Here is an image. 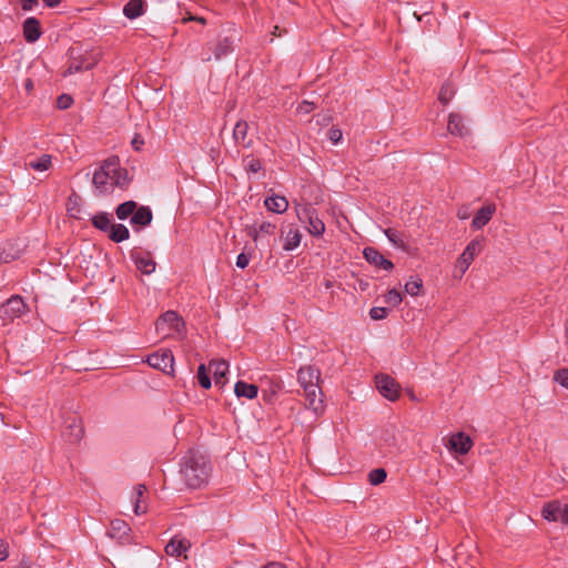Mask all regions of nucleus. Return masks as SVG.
I'll use <instances>...</instances> for the list:
<instances>
[{"label": "nucleus", "mask_w": 568, "mask_h": 568, "mask_svg": "<svg viewBox=\"0 0 568 568\" xmlns=\"http://www.w3.org/2000/svg\"><path fill=\"white\" fill-rule=\"evenodd\" d=\"M211 463L199 452H190L181 463V476L185 486L190 489L204 487L211 477Z\"/></svg>", "instance_id": "f257e3e1"}, {"label": "nucleus", "mask_w": 568, "mask_h": 568, "mask_svg": "<svg viewBox=\"0 0 568 568\" xmlns=\"http://www.w3.org/2000/svg\"><path fill=\"white\" fill-rule=\"evenodd\" d=\"M92 183L99 194L112 193L114 187H123L128 183V172L120 166L118 158L104 160L93 173Z\"/></svg>", "instance_id": "f03ea898"}, {"label": "nucleus", "mask_w": 568, "mask_h": 568, "mask_svg": "<svg viewBox=\"0 0 568 568\" xmlns=\"http://www.w3.org/2000/svg\"><path fill=\"white\" fill-rule=\"evenodd\" d=\"M320 378V371L312 365L302 366L297 372V381L304 389L307 406L315 414H320L323 410Z\"/></svg>", "instance_id": "7ed1b4c3"}, {"label": "nucleus", "mask_w": 568, "mask_h": 568, "mask_svg": "<svg viewBox=\"0 0 568 568\" xmlns=\"http://www.w3.org/2000/svg\"><path fill=\"white\" fill-rule=\"evenodd\" d=\"M298 220L307 224V231L314 236H321L325 232V224L320 219L317 211L310 206L303 205L296 210Z\"/></svg>", "instance_id": "20e7f679"}, {"label": "nucleus", "mask_w": 568, "mask_h": 568, "mask_svg": "<svg viewBox=\"0 0 568 568\" xmlns=\"http://www.w3.org/2000/svg\"><path fill=\"white\" fill-rule=\"evenodd\" d=\"M483 247L484 240L480 237H476L467 244L456 263V268L460 272V276L466 273L475 257L483 251Z\"/></svg>", "instance_id": "39448f33"}, {"label": "nucleus", "mask_w": 568, "mask_h": 568, "mask_svg": "<svg viewBox=\"0 0 568 568\" xmlns=\"http://www.w3.org/2000/svg\"><path fill=\"white\" fill-rule=\"evenodd\" d=\"M27 305L21 296L12 295L0 305V320H17L26 315Z\"/></svg>", "instance_id": "423d86ee"}, {"label": "nucleus", "mask_w": 568, "mask_h": 568, "mask_svg": "<svg viewBox=\"0 0 568 568\" xmlns=\"http://www.w3.org/2000/svg\"><path fill=\"white\" fill-rule=\"evenodd\" d=\"M375 383L381 395L388 400L394 402L399 397L400 386L393 377L381 374L375 377Z\"/></svg>", "instance_id": "0eeeda50"}, {"label": "nucleus", "mask_w": 568, "mask_h": 568, "mask_svg": "<svg viewBox=\"0 0 568 568\" xmlns=\"http://www.w3.org/2000/svg\"><path fill=\"white\" fill-rule=\"evenodd\" d=\"M542 517L548 521H560L568 525V505L560 501H550L542 507Z\"/></svg>", "instance_id": "6e6552de"}, {"label": "nucleus", "mask_w": 568, "mask_h": 568, "mask_svg": "<svg viewBox=\"0 0 568 568\" xmlns=\"http://www.w3.org/2000/svg\"><path fill=\"white\" fill-rule=\"evenodd\" d=\"M146 363L152 368L170 374L173 372L174 357L170 351H163L161 353H153L149 355Z\"/></svg>", "instance_id": "1a4fd4ad"}, {"label": "nucleus", "mask_w": 568, "mask_h": 568, "mask_svg": "<svg viewBox=\"0 0 568 568\" xmlns=\"http://www.w3.org/2000/svg\"><path fill=\"white\" fill-rule=\"evenodd\" d=\"M63 437L71 444L79 443L84 435V428L80 417L73 415L67 418Z\"/></svg>", "instance_id": "9d476101"}, {"label": "nucleus", "mask_w": 568, "mask_h": 568, "mask_svg": "<svg viewBox=\"0 0 568 568\" xmlns=\"http://www.w3.org/2000/svg\"><path fill=\"white\" fill-rule=\"evenodd\" d=\"M363 256L366 262L378 270L392 271L394 268L393 262L387 260L374 247H365L363 251Z\"/></svg>", "instance_id": "9b49d317"}, {"label": "nucleus", "mask_w": 568, "mask_h": 568, "mask_svg": "<svg viewBox=\"0 0 568 568\" xmlns=\"http://www.w3.org/2000/svg\"><path fill=\"white\" fill-rule=\"evenodd\" d=\"M473 447V440L471 438L459 432L455 435H453L449 439L448 448L457 454L465 455L467 454Z\"/></svg>", "instance_id": "f8f14e48"}, {"label": "nucleus", "mask_w": 568, "mask_h": 568, "mask_svg": "<svg viewBox=\"0 0 568 568\" xmlns=\"http://www.w3.org/2000/svg\"><path fill=\"white\" fill-rule=\"evenodd\" d=\"M207 368L213 374L215 384L223 387L226 383L229 363L224 359H212L209 363Z\"/></svg>", "instance_id": "ddd939ff"}, {"label": "nucleus", "mask_w": 568, "mask_h": 568, "mask_svg": "<svg viewBox=\"0 0 568 568\" xmlns=\"http://www.w3.org/2000/svg\"><path fill=\"white\" fill-rule=\"evenodd\" d=\"M40 22L37 18L30 17L23 22V36L27 42L33 43L41 37Z\"/></svg>", "instance_id": "4468645a"}, {"label": "nucleus", "mask_w": 568, "mask_h": 568, "mask_svg": "<svg viewBox=\"0 0 568 568\" xmlns=\"http://www.w3.org/2000/svg\"><path fill=\"white\" fill-rule=\"evenodd\" d=\"M495 211H496V206L494 204L484 205L475 214L473 222H471V226L475 230L483 229L491 220Z\"/></svg>", "instance_id": "2eb2a0df"}, {"label": "nucleus", "mask_w": 568, "mask_h": 568, "mask_svg": "<svg viewBox=\"0 0 568 568\" xmlns=\"http://www.w3.org/2000/svg\"><path fill=\"white\" fill-rule=\"evenodd\" d=\"M476 548L473 549V554H468L465 545H459L455 549V561L460 567L462 564L469 565L470 568H475L478 564V557L476 555Z\"/></svg>", "instance_id": "dca6fc26"}, {"label": "nucleus", "mask_w": 568, "mask_h": 568, "mask_svg": "<svg viewBox=\"0 0 568 568\" xmlns=\"http://www.w3.org/2000/svg\"><path fill=\"white\" fill-rule=\"evenodd\" d=\"M152 211L149 206H140L131 216L130 223L136 227H145L152 222Z\"/></svg>", "instance_id": "f3484780"}, {"label": "nucleus", "mask_w": 568, "mask_h": 568, "mask_svg": "<svg viewBox=\"0 0 568 568\" xmlns=\"http://www.w3.org/2000/svg\"><path fill=\"white\" fill-rule=\"evenodd\" d=\"M447 130L455 135L465 136L468 134V129L465 125L463 118L457 113L449 114Z\"/></svg>", "instance_id": "a211bd4d"}, {"label": "nucleus", "mask_w": 568, "mask_h": 568, "mask_svg": "<svg viewBox=\"0 0 568 568\" xmlns=\"http://www.w3.org/2000/svg\"><path fill=\"white\" fill-rule=\"evenodd\" d=\"M265 207L276 214L284 213L288 207V201L284 196L273 195L264 200Z\"/></svg>", "instance_id": "6ab92c4d"}, {"label": "nucleus", "mask_w": 568, "mask_h": 568, "mask_svg": "<svg viewBox=\"0 0 568 568\" xmlns=\"http://www.w3.org/2000/svg\"><path fill=\"white\" fill-rule=\"evenodd\" d=\"M133 260L135 263V266L139 271H141L143 274H151L155 271V262L152 260L150 254H134Z\"/></svg>", "instance_id": "aec40b11"}, {"label": "nucleus", "mask_w": 568, "mask_h": 568, "mask_svg": "<svg viewBox=\"0 0 568 568\" xmlns=\"http://www.w3.org/2000/svg\"><path fill=\"white\" fill-rule=\"evenodd\" d=\"M190 548V542L186 539L173 538L165 546V552L172 557H181Z\"/></svg>", "instance_id": "412c9836"}, {"label": "nucleus", "mask_w": 568, "mask_h": 568, "mask_svg": "<svg viewBox=\"0 0 568 568\" xmlns=\"http://www.w3.org/2000/svg\"><path fill=\"white\" fill-rule=\"evenodd\" d=\"M258 388L254 384H247L245 382L239 381L234 386V393L237 397H245L248 399H253L257 396Z\"/></svg>", "instance_id": "4be33fe9"}, {"label": "nucleus", "mask_w": 568, "mask_h": 568, "mask_svg": "<svg viewBox=\"0 0 568 568\" xmlns=\"http://www.w3.org/2000/svg\"><path fill=\"white\" fill-rule=\"evenodd\" d=\"M144 0H130L123 8V13L129 19H136L144 13Z\"/></svg>", "instance_id": "5701e85b"}, {"label": "nucleus", "mask_w": 568, "mask_h": 568, "mask_svg": "<svg viewBox=\"0 0 568 568\" xmlns=\"http://www.w3.org/2000/svg\"><path fill=\"white\" fill-rule=\"evenodd\" d=\"M234 49V39L233 37H225L221 40H219V42L216 43L215 45V49H214V57L216 60H220L221 58L230 54Z\"/></svg>", "instance_id": "b1692460"}, {"label": "nucleus", "mask_w": 568, "mask_h": 568, "mask_svg": "<svg viewBox=\"0 0 568 568\" xmlns=\"http://www.w3.org/2000/svg\"><path fill=\"white\" fill-rule=\"evenodd\" d=\"M248 124L245 121H239L233 129V138L237 144L245 148L250 146V141L246 140Z\"/></svg>", "instance_id": "393cba45"}, {"label": "nucleus", "mask_w": 568, "mask_h": 568, "mask_svg": "<svg viewBox=\"0 0 568 568\" xmlns=\"http://www.w3.org/2000/svg\"><path fill=\"white\" fill-rule=\"evenodd\" d=\"M302 235L297 229H290L284 237L283 248L285 251L295 250L301 243Z\"/></svg>", "instance_id": "a878e982"}, {"label": "nucleus", "mask_w": 568, "mask_h": 568, "mask_svg": "<svg viewBox=\"0 0 568 568\" xmlns=\"http://www.w3.org/2000/svg\"><path fill=\"white\" fill-rule=\"evenodd\" d=\"M275 224L271 222H263L258 225V227H252L248 231V235L253 237L254 241H257L263 235H271L275 231Z\"/></svg>", "instance_id": "bb28decb"}, {"label": "nucleus", "mask_w": 568, "mask_h": 568, "mask_svg": "<svg viewBox=\"0 0 568 568\" xmlns=\"http://www.w3.org/2000/svg\"><path fill=\"white\" fill-rule=\"evenodd\" d=\"M130 236V232L128 230V227L123 224H112L111 229H110V234H109V237L115 242V243H120V242H123L125 240H128Z\"/></svg>", "instance_id": "cd10ccee"}, {"label": "nucleus", "mask_w": 568, "mask_h": 568, "mask_svg": "<svg viewBox=\"0 0 568 568\" xmlns=\"http://www.w3.org/2000/svg\"><path fill=\"white\" fill-rule=\"evenodd\" d=\"M91 222L94 225V227H97L103 232L110 231V229L112 226L111 215L105 212H101V213L93 215L91 219Z\"/></svg>", "instance_id": "c85d7f7f"}, {"label": "nucleus", "mask_w": 568, "mask_h": 568, "mask_svg": "<svg viewBox=\"0 0 568 568\" xmlns=\"http://www.w3.org/2000/svg\"><path fill=\"white\" fill-rule=\"evenodd\" d=\"M136 209V202L126 201L116 207L115 214L119 220H126L130 215H133L135 213Z\"/></svg>", "instance_id": "c756f323"}, {"label": "nucleus", "mask_w": 568, "mask_h": 568, "mask_svg": "<svg viewBox=\"0 0 568 568\" xmlns=\"http://www.w3.org/2000/svg\"><path fill=\"white\" fill-rule=\"evenodd\" d=\"M423 288V281L419 277L412 276L405 283V292L412 296H417Z\"/></svg>", "instance_id": "7c9ffc66"}, {"label": "nucleus", "mask_w": 568, "mask_h": 568, "mask_svg": "<svg viewBox=\"0 0 568 568\" xmlns=\"http://www.w3.org/2000/svg\"><path fill=\"white\" fill-rule=\"evenodd\" d=\"M29 166L36 171H47L51 166V155L43 154L36 161H30Z\"/></svg>", "instance_id": "2f4dec72"}, {"label": "nucleus", "mask_w": 568, "mask_h": 568, "mask_svg": "<svg viewBox=\"0 0 568 568\" xmlns=\"http://www.w3.org/2000/svg\"><path fill=\"white\" fill-rule=\"evenodd\" d=\"M130 530L129 526L123 520H114L111 523V536L121 538Z\"/></svg>", "instance_id": "473e14b6"}, {"label": "nucleus", "mask_w": 568, "mask_h": 568, "mask_svg": "<svg viewBox=\"0 0 568 568\" xmlns=\"http://www.w3.org/2000/svg\"><path fill=\"white\" fill-rule=\"evenodd\" d=\"M196 378L201 387L209 389L212 385L211 378L207 374L206 366L204 364H201L197 368Z\"/></svg>", "instance_id": "72a5a7b5"}, {"label": "nucleus", "mask_w": 568, "mask_h": 568, "mask_svg": "<svg viewBox=\"0 0 568 568\" xmlns=\"http://www.w3.org/2000/svg\"><path fill=\"white\" fill-rule=\"evenodd\" d=\"M146 491V487L142 484L135 487V501H134V513L136 515H141L145 513V507L141 506V498Z\"/></svg>", "instance_id": "f704fd0d"}, {"label": "nucleus", "mask_w": 568, "mask_h": 568, "mask_svg": "<svg viewBox=\"0 0 568 568\" xmlns=\"http://www.w3.org/2000/svg\"><path fill=\"white\" fill-rule=\"evenodd\" d=\"M455 94V88L450 83H445L439 91L438 100L443 104H447Z\"/></svg>", "instance_id": "c9c22d12"}, {"label": "nucleus", "mask_w": 568, "mask_h": 568, "mask_svg": "<svg viewBox=\"0 0 568 568\" xmlns=\"http://www.w3.org/2000/svg\"><path fill=\"white\" fill-rule=\"evenodd\" d=\"M552 381L568 390V368H559L554 372Z\"/></svg>", "instance_id": "e433bc0d"}, {"label": "nucleus", "mask_w": 568, "mask_h": 568, "mask_svg": "<svg viewBox=\"0 0 568 568\" xmlns=\"http://www.w3.org/2000/svg\"><path fill=\"white\" fill-rule=\"evenodd\" d=\"M386 476L384 468H376L368 474V480L372 485H379L386 479Z\"/></svg>", "instance_id": "4c0bfd02"}, {"label": "nucleus", "mask_w": 568, "mask_h": 568, "mask_svg": "<svg viewBox=\"0 0 568 568\" xmlns=\"http://www.w3.org/2000/svg\"><path fill=\"white\" fill-rule=\"evenodd\" d=\"M386 237L396 246L404 247L403 235L394 229H386L384 231Z\"/></svg>", "instance_id": "58836bf2"}, {"label": "nucleus", "mask_w": 568, "mask_h": 568, "mask_svg": "<svg viewBox=\"0 0 568 568\" xmlns=\"http://www.w3.org/2000/svg\"><path fill=\"white\" fill-rule=\"evenodd\" d=\"M385 302L389 306L398 305L402 302V294H400V292H398L396 290L388 291L387 294L385 295Z\"/></svg>", "instance_id": "ea45409f"}, {"label": "nucleus", "mask_w": 568, "mask_h": 568, "mask_svg": "<svg viewBox=\"0 0 568 568\" xmlns=\"http://www.w3.org/2000/svg\"><path fill=\"white\" fill-rule=\"evenodd\" d=\"M73 99L69 94H61L57 100V105L60 110H65L71 106Z\"/></svg>", "instance_id": "a19ab883"}, {"label": "nucleus", "mask_w": 568, "mask_h": 568, "mask_svg": "<svg viewBox=\"0 0 568 568\" xmlns=\"http://www.w3.org/2000/svg\"><path fill=\"white\" fill-rule=\"evenodd\" d=\"M246 169L248 172L257 173L262 169L261 161L257 159H251L246 163Z\"/></svg>", "instance_id": "79ce46f5"}, {"label": "nucleus", "mask_w": 568, "mask_h": 568, "mask_svg": "<svg viewBox=\"0 0 568 568\" xmlns=\"http://www.w3.org/2000/svg\"><path fill=\"white\" fill-rule=\"evenodd\" d=\"M387 316L385 307H374L371 310V318L372 320H383Z\"/></svg>", "instance_id": "37998d69"}, {"label": "nucleus", "mask_w": 568, "mask_h": 568, "mask_svg": "<svg viewBox=\"0 0 568 568\" xmlns=\"http://www.w3.org/2000/svg\"><path fill=\"white\" fill-rule=\"evenodd\" d=\"M342 131L339 129L332 128L328 131V139L334 143L337 144L342 140Z\"/></svg>", "instance_id": "c03bdc74"}, {"label": "nucleus", "mask_w": 568, "mask_h": 568, "mask_svg": "<svg viewBox=\"0 0 568 568\" xmlns=\"http://www.w3.org/2000/svg\"><path fill=\"white\" fill-rule=\"evenodd\" d=\"M250 260H251L250 255H247L245 253H241L236 257V266L240 268H245L248 265Z\"/></svg>", "instance_id": "a18cd8bd"}, {"label": "nucleus", "mask_w": 568, "mask_h": 568, "mask_svg": "<svg viewBox=\"0 0 568 568\" xmlns=\"http://www.w3.org/2000/svg\"><path fill=\"white\" fill-rule=\"evenodd\" d=\"M298 112L301 113H310L311 111L314 110V103L313 102H308V101H303L298 108H297Z\"/></svg>", "instance_id": "49530a36"}, {"label": "nucleus", "mask_w": 568, "mask_h": 568, "mask_svg": "<svg viewBox=\"0 0 568 568\" xmlns=\"http://www.w3.org/2000/svg\"><path fill=\"white\" fill-rule=\"evenodd\" d=\"M144 144V140L140 134H135L131 141V145L134 150L140 151Z\"/></svg>", "instance_id": "de8ad7c7"}, {"label": "nucleus", "mask_w": 568, "mask_h": 568, "mask_svg": "<svg viewBox=\"0 0 568 568\" xmlns=\"http://www.w3.org/2000/svg\"><path fill=\"white\" fill-rule=\"evenodd\" d=\"M39 0H21V8L24 11L32 10L37 4Z\"/></svg>", "instance_id": "09e8293b"}, {"label": "nucleus", "mask_w": 568, "mask_h": 568, "mask_svg": "<svg viewBox=\"0 0 568 568\" xmlns=\"http://www.w3.org/2000/svg\"><path fill=\"white\" fill-rule=\"evenodd\" d=\"M159 320H181L179 315L174 311H168L166 313L162 314Z\"/></svg>", "instance_id": "8fccbe9b"}, {"label": "nucleus", "mask_w": 568, "mask_h": 568, "mask_svg": "<svg viewBox=\"0 0 568 568\" xmlns=\"http://www.w3.org/2000/svg\"><path fill=\"white\" fill-rule=\"evenodd\" d=\"M8 546L0 539V560H4L8 557Z\"/></svg>", "instance_id": "3c124183"}, {"label": "nucleus", "mask_w": 568, "mask_h": 568, "mask_svg": "<svg viewBox=\"0 0 568 568\" xmlns=\"http://www.w3.org/2000/svg\"><path fill=\"white\" fill-rule=\"evenodd\" d=\"M172 322H155L158 332H165Z\"/></svg>", "instance_id": "603ef678"}, {"label": "nucleus", "mask_w": 568, "mask_h": 568, "mask_svg": "<svg viewBox=\"0 0 568 568\" xmlns=\"http://www.w3.org/2000/svg\"><path fill=\"white\" fill-rule=\"evenodd\" d=\"M263 568H287L284 564L278 561L267 562Z\"/></svg>", "instance_id": "864d4df0"}, {"label": "nucleus", "mask_w": 568, "mask_h": 568, "mask_svg": "<svg viewBox=\"0 0 568 568\" xmlns=\"http://www.w3.org/2000/svg\"><path fill=\"white\" fill-rule=\"evenodd\" d=\"M42 1L47 7L54 8V7H58L62 0H42Z\"/></svg>", "instance_id": "5fc2aeb1"}, {"label": "nucleus", "mask_w": 568, "mask_h": 568, "mask_svg": "<svg viewBox=\"0 0 568 568\" xmlns=\"http://www.w3.org/2000/svg\"><path fill=\"white\" fill-rule=\"evenodd\" d=\"M185 322H176L175 331L179 335L183 333Z\"/></svg>", "instance_id": "6e6d98bb"}, {"label": "nucleus", "mask_w": 568, "mask_h": 568, "mask_svg": "<svg viewBox=\"0 0 568 568\" xmlns=\"http://www.w3.org/2000/svg\"><path fill=\"white\" fill-rule=\"evenodd\" d=\"M195 19V16L191 14V13H187L186 17L182 18V22H189V21H194Z\"/></svg>", "instance_id": "4d7b16f0"}, {"label": "nucleus", "mask_w": 568, "mask_h": 568, "mask_svg": "<svg viewBox=\"0 0 568 568\" xmlns=\"http://www.w3.org/2000/svg\"><path fill=\"white\" fill-rule=\"evenodd\" d=\"M194 21H196V22H199V23H201V24H206V20H205V18L200 17V16H195Z\"/></svg>", "instance_id": "13d9d810"}, {"label": "nucleus", "mask_w": 568, "mask_h": 568, "mask_svg": "<svg viewBox=\"0 0 568 568\" xmlns=\"http://www.w3.org/2000/svg\"><path fill=\"white\" fill-rule=\"evenodd\" d=\"M32 87H33L32 81H31L30 79H28V80L26 81V89H27V90H31V89H32Z\"/></svg>", "instance_id": "bf43d9fd"}, {"label": "nucleus", "mask_w": 568, "mask_h": 568, "mask_svg": "<svg viewBox=\"0 0 568 568\" xmlns=\"http://www.w3.org/2000/svg\"><path fill=\"white\" fill-rule=\"evenodd\" d=\"M458 217L465 220L468 217V214L466 212H458Z\"/></svg>", "instance_id": "052dcab7"}, {"label": "nucleus", "mask_w": 568, "mask_h": 568, "mask_svg": "<svg viewBox=\"0 0 568 568\" xmlns=\"http://www.w3.org/2000/svg\"><path fill=\"white\" fill-rule=\"evenodd\" d=\"M73 70H74V71H78V70H80V67H79V65H77V67H72V65H71V67L68 69V72H69V73H72V72H73Z\"/></svg>", "instance_id": "680f3d73"}, {"label": "nucleus", "mask_w": 568, "mask_h": 568, "mask_svg": "<svg viewBox=\"0 0 568 568\" xmlns=\"http://www.w3.org/2000/svg\"><path fill=\"white\" fill-rule=\"evenodd\" d=\"M566 339H567V341H566V344H567V346H568V322H567V326H566Z\"/></svg>", "instance_id": "e2e57ef3"}, {"label": "nucleus", "mask_w": 568, "mask_h": 568, "mask_svg": "<svg viewBox=\"0 0 568 568\" xmlns=\"http://www.w3.org/2000/svg\"><path fill=\"white\" fill-rule=\"evenodd\" d=\"M409 396H410V399L416 400V397L413 393H410Z\"/></svg>", "instance_id": "0e129e2a"}, {"label": "nucleus", "mask_w": 568, "mask_h": 568, "mask_svg": "<svg viewBox=\"0 0 568 568\" xmlns=\"http://www.w3.org/2000/svg\"><path fill=\"white\" fill-rule=\"evenodd\" d=\"M204 61H210L211 60V57H206L203 59Z\"/></svg>", "instance_id": "69168bd1"}]
</instances>
